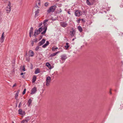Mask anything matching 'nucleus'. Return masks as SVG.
Instances as JSON below:
<instances>
[{"label": "nucleus", "instance_id": "47", "mask_svg": "<svg viewBox=\"0 0 123 123\" xmlns=\"http://www.w3.org/2000/svg\"><path fill=\"white\" fill-rule=\"evenodd\" d=\"M111 89H110V93L111 94H112V93H111Z\"/></svg>", "mask_w": 123, "mask_h": 123}, {"label": "nucleus", "instance_id": "2", "mask_svg": "<svg viewBox=\"0 0 123 123\" xmlns=\"http://www.w3.org/2000/svg\"><path fill=\"white\" fill-rule=\"evenodd\" d=\"M56 8V6L54 5L50 7L49 9L47 10V12L48 13L51 12H53L55 10Z\"/></svg>", "mask_w": 123, "mask_h": 123}, {"label": "nucleus", "instance_id": "40", "mask_svg": "<svg viewBox=\"0 0 123 123\" xmlns=\"http://www.w3.org/2000/svg\"><path fill=\"white\" fill-rule=\"evenodd\" d=\"M81 19H79L78 20V22L79 23L80 21L81 20Z\"/></svg>", "mask_w": 123, "mask_h": 123}, {"label": "nucleus", "instance_id": "5", "mask_svg": "<svg viewBox=\"0 0 123 123\" xmlns=\"http://www.w3.org/2000/svg\"><path fill=\"white\" fill-rule=\"evenodd\" d=\"M51 80V78L50 77L48 76L47 77L46 80V85L47 86H49V85Z\"/></svg>", "mask_w": 123, "mask_h": 123}, {"label": "nucleus", "instance_id": "14", "mask_svg": "<svg viewBox=\"0 0 123 123\" xmlns=\"http://www.w3.org/2000/svg\"><path fill=\"white\" fill-rule=\"evenodd\" d=\"M61 57L62 60L63 61L65 60L67 58V57L65 55H61Z\"/></svg>", "mask_w": 123, "mask_h": 123}, {"label": "nucleus", "instance_id": "36", "mask_svg": "<svg viewBox=\"0 0 123 123\" xmlns=\"http://www.w3.org/2000/svg\"><path fill=\"white\" fill-rule=\"evenodd\" d=\"M21 102H20L19 103V104L18 105V107L19 108H20V107L21 106Z\"/></svg>", "mask_w": 123, "mask_h": 123}, {"label": "nucleus", "instance_id": "9", "mask_svg": "<svg viewBox=\"0 0 123 123\" xmlns=\"http://www.w3.org/2000/svg\"><path fill=\"white\" fill-rule=\"evenodd\" d=\"M37 88L34 87L31 90V94H35L37 91Z\"/></svg>", "mask_w": 123, "mask_h": 123}, {"label": "nucleus", "instance_id": "17", "mask_svg": "<svg viewBox=\"0 0 123 123\" xmlns=\"http://www.w3.org/2000/svg\"><path fill=\"white\" fill-rule=\"evenodd\" d=\"M78 29L80 32H82L83 31L82 29L81 26H78Z\"/></svg>", "mask_w": 123, "mask_h": 123}, {"label": "nucleus", "instance_id": "33", "mask_svg": "<svg viewBox=\"0 0 123 123\" xmlns=\"http://www.w3.org/2000/svg\"><path fill=\"white\" fill-rule=\"evenodd\" d=\"M22 70H23L24 71H25V69L24 65L22 67Z\"/></svg>", "mask_w": 123, "mask_h": 123}, {"label": "nucleus", "instance_id": "53", "mask_svg": "<svg viewBox=\"0 0 123 123\" xmlns=\"http://www.w3.org/2000/svg\"><path fill=\"white\" fill-rule=\"evenodd\" d=\"M83 20V19H82L81 20Z\"/></svg>", "mask_w": 123, "mask_h": 123}, {"label": "nucleus", "instance_id": "18", "mask_svg": "<svg viewBox=\"0 0 123 123\" xmlns=\"http://www.w3.org/2000/svg\"><path fill=\"white\" fill-rule=\"evenodd\" d=\"M37 77L36 76H33L32 79V82L33 83L35 82L36 80Z\"/></svg>", "mask_w": 123, "mask_h": 123}, {"label": "nucleus", "instance_id": "38", "mask_svg": "<svg viewBox=\"0 0 123 123\" xmlns=\"http://www.w3.org/2000/svg\"><path fill=\"white\" fill-rule=\"evenodd\" d=\"M3 1L4 2L6 3L7 2V0H3Z\"/></svg>", "mask_w": 123, "mask_h": 123}, {"label": "nucleus", "instance_id": "11", "mask_svg": "<svg viewBox=\"0 0 123 123\" xmlns=\"http://www.w3.org/2000/svg\"><path fill=\"white\" fill-rule=\"evenodd\" d=\"M18 113L19 114L22 115H25V112L23 111L21 109H19L18 110Z\"/></svg>", "mask_w": 123, "mask_h": 123}, {"label": "nucleus", "instance_id": "44", "mask_svg": "<svg viewBox=\"0 0 123 123\" xmlns=\"http://www.w3.org/2000/svg\"><path fill=\"white\" fill-rule=\"evenodd\" d=\"M31 34H29V36L30 37H31Z\"/></svg>", "mask_w": 123, "mask_h": 123}, {"label": "nucleus", "instance_id": "49", "mask_svg": "<svg viewBox=\"0 0 123 123\" xmlns=\"http://www.w3.org/2000/svg\"><path fill=\"white\" fill-rule=\"evenodd\" d=\"M75 39V38H73V39H72V41H73L74 40V39Z\"/></svg>", "mask_w": 123, "mask_h": 123}, {"label": "nucleus", "instance_id": "1", "mask_svg": "<svg viewBox=\"0 0 123 123\" xmlns=\"http://www.w3.org/2000/svg\"><path fill=\"white\" fill-rule=\"evenodd\" d=\"M49 20L48 19H45L43 21V24L44 25V27H43V30H44L43 32H41V34H44L46 32V31L47 29V27L46 26V22H47L49 21Z\"/></svg>", "mask_w": 123, "mask_h": 123}, {"label": "nucleus", "instance_id": "20", "mask_svg": "<svg viewBox=\"0 0 123 123\" xmlns=\"http://www.w3.org/2000/svg\"><path fill=\"white\" fill-rule=\"evenodd\" d=\"M68 44L69 43H66V45L65 46V47L66 49H68L69 47V45H68Z\"/></svg>", "mask_w": 123, "mask_h": 123}, {"label": "nucleus", "instance_id": "50", "mask_svg": "<svg viewBox=\"0 0 123 123\" xmlns=\"http://www.w3.org/2000/svg\"><path fill=\"white\" fill-rule=\"evenodd\" d=\"M38 4H40V3H38Z\"/></svg>", "mask_w": 123, "mask_h": 123}, {"label": "nucleus", "instance_id": "13", "mask_svg": "<svg viewBox=\"0 0 123 123\" xmlns=\"http://www.w3.org/2000/svg\"><path fill=\"white\" fill-rule=\"evenodd\" d=\"M29 56H33L34 54L33 52L31 50H29Z\"/></svg>", "mask_w": 123, "mask_h": 123}, {"label": "nucleus", "instance_id": "3", "mask_svg": "<svg viewBox=\"0 0 123 123\" xmlns=\"http://www.w3.org/2000/svg\"><path fill=\"white\" fill-rule=\"evenodd\" d=\"M43 28L42 27H41L39 28L38 30H36L34 32V36H36L37 35H38L40 33V32L43 30Z\"/></svg>", "mask_w": 123, "mask_h": 123}, {"label": "nucleus", "instance_id": "12", "mask_svg": "<svg viewBox=\"0 0 123 123\" xmlns=\"http://www.w3.org/2000/svg\"><path fill=\"white\" fill-rule=\"evenodd\" d=\"M45 40L44 39H43L41 41L38 43V45L39 46H41L45 43Z\"/></svg>", "mask_w": 123, "mask_h": 123}, {"label": "nucleus", "instance_id": "27", "mask_svg": "<svg viewBox=\"0 0 123 123\" xmlns=\"http://www.w3.org/2000/svg\"><path fill=\"white\" fill-rule=\"evenodd\" d=\"M58 49V48L57 47L55 48L54 47H53L52 48V51H55L56 50V49Z\"/></svg>", "mask_w": 123, "mask_h": 123}, {"label": "nucleus", "instance_id": "23", "mask_svg": "<svg viewBox=\"0 0 123 123\" xmlns=\"http://www.w3.org/2000/svg\"><path fill=\"white\" fill-rule=\"evenodd\" d=\"M31 102L32 101L31 99H29V100L28 101V106H29L31 104Z\"/></svg>", "mask_w": 123, "mask_h": 123}, {"label": "nucleus", "instance_id": "19", "mask_svg": "<svg viewBox=\"0 0 123 123\" xmlns=\"http://www.w3.org/2000/svg\"><path fill=\"white\" fill-rule=\"evenodd\" d=\"M30 117H27L25 119V122L27 123L30 120Z\"/></svg>", "mask_w": 123, "mask_h": 123}, {"label": "nucleus", "instance_id": "30", "mask_svg": "<svg viewBox=\"0 0 123 123\" xmlns=\"http://www.w3.org/2000/svg\"><path fill=\"white\" fill-rule=\"evenodd\" d=\"M39 46H37L35 49V50L36 51H37L38 50V49H39Z\"/></svg>", "mask_w": 123, "mask_h": 123}, {"label": "nucleus", "instance_id": "15", "mask_svg": "<svg viewBox=\"0 0 123 123\" xmlns=\"http://www.w3.org/2000/svg\"><path fill=\"white\" fill-rule=\"evenodd\" d=\"M46 66L48 67L49 69H51L52 68L49 62H47L46 63Z\"/></svg>", "mask_w": 123, "mask_h": 123}, {"label": "nucleus", "instance_id": "29", "mask_svg": "<svg viewBox=\"0 0 123 123\" xmlns=\"http://www.w3.org/2000/svg\"><path fill=\"white\" fill-rule=\"evenodd\" d=\"M48 4H48V3L47 2L45 3L44 4V5L46 7H47L48 6V5H49Z\"/></svg>", "mask_w": 123, "mask_h": 123}, {"label": "nucleus", "instance_id": "48", "mask_svg": "<svg viewBox=\"0 0 123 123\" xmlns=\"http://www.w3.org/2000/svg\"><path fill=\"white\" fill-rule=\"evenodd\" d=\"M22 78H25V76L24 75H23L22 76Z\"/></svg>", "mask_w": 123, "mask_h": 123}, {"label": "nucleus", "instance_id": "24", "mask_svg": "<svg viewBox=\"0 0 123 123\" xmlns=\"http://www.w3.org/2000/svg\"><path fill=\"white\" fill-rule=\"evenodd\" d=\"M40 10L39 9H37L36 11L35 12V15L36 16H37L38 14L39 13Z\"/></svg>", "mask_w": 123, "mask_h": 123}, {"label": "nucleus", "instance_id": "46", "mask_svg": "<svg viewBox=\"0 0 123 123\" xmlns=\"http://www.w3.org/2000/svg\"><path fill=\"white\" fill-rule=\"evenodd\" d=\"M33 42L32 43H31V45L32 46H33Z\"/></svg>", "mask_w": 123, "mask_h": 123}, {"label": "nucleus", "instance_id": "54", "mask_svg": "<svg viewBox=\"0 0 123 123\" xmlns=\"http://www.w3.org/2000/svg\"><path fill=\"white\" fill-rule=\"evenodd\" d=\"M93 0L94 1V0Z\"/></svg>", "mask_w": 123, "mask_h": 123}, {"label": "nucleus", "instance_id": "45", "mask_svg": "<svg viewBox=\"0 0 123 123\" xmlns=\"http://www.w3.org/2000/svg\"><path fill=\"white\" fill-rule=\"evenodd\" d=\"M42 24H39V27H40L41 26V25H42Z\"/></svg>", "mask_w": 123, "mask_h": 123}, {"label": "nucleus", "instance_id": "37", "mask_svg": "<svg viewBox=\"0 0 123 123\" xmlns=\"http://www.w3.org/2000/svg\"><path fill=\"white\" fill-rule=\"evenodd\" d=\"M17 85V84L16 83H15L12 86V87H14L16 86Z\"/></svg>", "mask_w": 123, "mask_h": 123}, {"label": "nucleus", "instance_id": "42", "mask_svg": "<svg viewBox=\"0 0 123 123\" xmlns=\"http://www.w3.org/2000/svg\"><path fill=\"white\" fill-rule=\"evenodd\" d=\"M68 13L69 14H71L70 13V12H69V11H68Z\"/></svg>", "mask_w": 123, "mask_h": 123}, {"label": "nucleus", "instance_id": "8", "mask_svg": "<svg viewBox=\"0 0 123 123\" xmlns=\"http://www.w3.org/2000/svg\"><path fill=\"white\" fill-rule=\"evenodd\" d=\"M60 24L61 26L65 28L66 27L67 25V24L66 22H62L60 23Z\"/></svg>", "mask_w": 123, "mask_h": 123}, {"label": "nucleus", "instance_id": "41", "mask_svg": "<svg viewBox=\"0 0 123 123\" xmlns=\"http://www.w3.org/2000/svg\"><path fill=\"white\" fill-rule=\"evenodd\" d=\"M60 52V51H58L57 52H56L55 53L56 54V55L58 53H59Z\"/></svg>", "mask_w": 123, "mask_h": 123}, {"label": "nucleus", "instance_id": "35", "mask_svg": "<svg viewBox=\"0 0 123 123\" xmlns=\"http://www.w3.org/2000/svg\"><path fill=\"white\" fill-rule=\"evenodd\" d=\"M26 123L25 122V119L23 120H22V121L21 122V123Z\"/></svg>", "mask_w": 123, "mask_h": 123}, {"label": "nucleus", "instance_id": "31", "mask_svg": "<svg viewBox=\"0 0 123 123\" xmlns=\"http://www.w3.org/2000/svg\"><path fill=\"white\" fill-rule=\"evenodd\" d=\"M26 91V89H25L22 92L23 94L24 95Z\"/></svg>", "mask_w": 123, "mask_h": 123}, {"label": "nucleus", "instance_id": "39", "mask_svg": "<svg viewBox=\"0 0 123 123\" xmlns=\"http://www.w3.org/2000/svg\"><path fill=\"white\" fill-rule=\"evenodd\" d=\"M42 37H43V36L42 35H41V36H40V38H39L40 40L42 38Z\"/></svg>", "mask_w": 123, "mask_h": 123}, {"label": "nucleus", "instance_id": "10", "mask_svg": "<svg viewBox=\"0 0 123 123\" xmlns=\"http://www.w3.org/2000/svg\"><path fill=\"white\" fill-rule=\"evenodd\" d=\"M5 38H4V32H3L2 33V34L0 38V42L1 43H3L4 40Z\"/></svg>", "mask_w": 123, "mask_h": 123}, {"label": "nucleus", "instance_id": "32", "mask_svg": "<svg viewBox=\"0 0 123 123\" xmlns=\"http://www.w3.org/2000/svg\"><path fill=\"white\" fill-rule=\"evenodd\" d=\"M33 42L37 43V38L33 40Z\"/></svg>", "mask_w": 123, "mask_h": 123}, {"label": "nucleus", "instance_id": "7", "mask_svg": "<svg viewBox=\"0 0 123 123\" xmlns=\"http://www.w3.org/2000/svg\"><path fill=\"white\" fill-rule=\"evenodd\" d=\"M76 31L74 29L72 28L71 31L70 32V35L72 37L74 36L75 34Z\"/></svg>", "mask_w": 123, "mask_h": 123}, {"label": "nucleus", "instance_id": "16", "mask_svg": "<svg viewBox=\"0 0 123 123\" xmlns=\"http://www.w3.org/2000/svg\"><path fill=\"white\" fill-rule=\"evenodd\" d=\"M49 44V42L48 41H47L46 43L44 45L42 46V47L43 48H45Z\"/></svg>", "mask_w": 123, "mask_h": 123}, {"label": "nucleus", "instance_id": "22", "mask_svg": "<svg viewBox=\"0 0 123 123\" xmlns=\"http://www.w3.org/2000/svg\"><path fill=\"white\" fill-rule=\"evenodd\" d=\"M40 72L38 68H37L35 70V74H37L38 73H39Z\"/></svg>", "mask_w": 123, "mask_h": 123}, {"label": "nucleus", "instance_id": "4", "mask_svg": "<svg viewBox=\"0 0 123 123\" xmlns=\"http://www.w3.org/2000/svg\"><path fill=\"white\" fill-rule=\"evenodd\" d=\"M11 3L9 2V3L7 7H6V10L7 13H9L11 9V8L10 7Z\"/></svg>", "mask_w": 123, "mask_h": 123}, {"label": "nucleus", "instance_id": "52", "mask_svg": "<svg viewBox=\"0 0 123 123\" xmlns=\"http://www.w3.org/2000/svg\"><path fill=\"white\" fill-rule=\"evenodd\" d=\"M39 6H40V4H39Z\"/></svg>", "mask_w": 123, "mask_h": 123}, {"label": "nucleus", "instance_id": "34", "mask_svg": "<svg viewBox=\"0 0 123 123\" xmlns=\"http://www.w3.org/2000/svg\"><path fill=\"white\" fill-rule=\"evenodd\" d=\"M86 12L85 11H84L82 12H81L82 13V14H84Z\"/></svg>", "mask_w": 123, "mask_h": 123}, {"label": "nucleus", "instance_id": "28", "mask_svg": "<svg viewBox=\"0 0 123 123\" xmlns=\"http://www.w3.org/2000/svg\"><path fill=\"white\" fill-rule=\"evenodd\" d=\"M86 2L87 4L88 5H91V4L89 0H86Z\"/></svg>", "mask_w": 123, "mask_h": 123}, {"label": "nucleus", "instance_id": "6", "mask_svg": "<svg viewBox=\"0 0 123 123\" xmlns=\"http://www.w3.org/2000/svg\"><path fill=\"white\" fill-rule=\"evenodd\" d=\"M75 14L76 16L79 17L82 15V13L80 10H77L75 11Z\"/></svg>", "mask_w": 123, "mask_h": 123}, {"label": "nucleus", "instance_id": "26", "mask_svg": "<svg viewBox=\"0 0 123 123\" xmlns=\"http://www.w3.org/2000/svg\"><path fill=\"white\" fill-rule=\"evenodd\" d=\"M56 55V54L55 53H52L49 56V57H53L55 55Z\"/></svg>", "mask_w": 123, "mask_h": 123}, {"label": "nucleus", "instance_id": "25", "mask_svg": "<svg viewBox=\"0 0 123 123\" xmlns=\"http://www.w3.org/2000/svg\"><path fill=\"white\" fill-rule=\"evenodd\" d=\"M18 92H19L18 91L16 93L15 97V99H17V97H18Z\"/></svg>", "mask_w": 123, "mask_h": 123}, {"label": "nucleus", "instance_id": "43", "mask_svg": "<svg viewBox=\"0 0 123 123\" xmlns=\"http://www.w3.org/2000/svg\"><path fill=\"white\" fill-rule=\"evenodd\" d=\"M25 74V73H24V74ZM23 74H24V73H21L20 74V75H22Z\"/></svg>", "mask_w": 123, "mask_h": 123}, {"label": "nucleus", "instance_id": "51", "mask_svg": "<svg viewBox=\"0 0 123 123\" xmlns=\"http://www.w3.org/2000/svg\"><path fill=\"white\" fill-rule=\"evenodd\" d=\"M12 123H14V122H12Z\"/></svg>", "mask_w": 123, "mask_h": 123}, {"label": "nucleus", "instance_id": "21", "mask_svg": "<svg viewBox=\"0 0 123 123\" xmlns=\"http://www.w3.org/2000/svg\"><path fill=\"white\" fill-rule=\"evenodd\" d=\"M33 28L32 27H31L30 28V30L29 31V34H32L33 33Z\"/></svg>", "mask_w": 123, "mask_h": 123}]
</instances>
